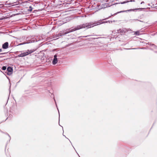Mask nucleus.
I'll list each match as a JSON object with an SVG mask.
<instances>
[{
    "mask_svg": "<svg viewBox=\"0 0 157 157\" xmlns=\"http://www.w3.org/2000/svg\"><path fill=\"white\" fill-rule=\"evenodd\" d=\"M104 22H102L101 21H99L97 22H95L94 23H87L85 24L80 25H78L76 28L71 30L69 32H68L67 33H65V34L68 33L69 32H71L77 30H78L82 28H84L86 27L89 28L90 27H93L94 25H98L99 24H101L104 23Z\"/></svg>",
    "mask_w": 157,
    "mask_h": 157,
    "instance_id": "obj_1",
    "label": "nucleus"
},
{
    "mask_svg": "<svg viewBox=\"0 0 157 157\" xmlns=\"http://www.w3.org/2000/svg\"><path fill=\"white\" fill-rule=\"evenodd\" d=\"M33 52L32 50H28L27 52L21 53V54L19 55L18 56L19 57H23L29 54H31Z\"/></svg>",
    "mask_w": 157,
    "mask_h": 157,
    "instance_id": "obj_2",
    "label": "nucleus"
},
{
    "mask_svg": "<svg viewBox=\"0 0 157 157\" xmlns=\"http://www.w3.org/2000/svg\"><path fill=\"white\" fill-rule=\"evenodd\" d=\"M57 57V55L56 54L54 56V59L52 62V63L53 65L56 64L58 62V59Z\"/></svg>",
    "mask_w": 157,
    "mask_h": 157,
    "instance_id": "obj_3",
    "label": "nucleus"
},
{
    "mask_svg": "<svg viewBox=\"0 0 157 157\" xmlns=\"http://www.w3.org/2000/svg\"><path fill=\"white\" fill-rule=\"evenodd\" d=\"M7 71H8L7 74L8 75H10L13 71V69L11 67H9L7 68Z\"/></svg>",
    "mask_w": 157,
    "mask_h": 157,
    "instance_id": "obj_4",
    "label": "nucleus"
},
{
    "mask_svg": "<svg viewBox=\"0 0 157 157\" xmlns=\"http://www.w3.org/2000/svg\"><path fill=\"white\" fill-rule=\"evenodd\" d=\"M8 42H6L3 44L2 47L4 49H6L8 48Z\"/></svg>",
    "mask_w": 157,
    "mask_h": 157,
    "instance_id": "obj_5",
    "label": "nucleus"
},
{
    "mask_svg": "<svg viewBox=\"0 0 157 157\" xmlns=\"http://www.w3.org/2000/svg\"><path fill=\"white\" fill-rule=\"evenodd\" d=\"M6 69V67L5 66H3L2 67V69L3 70H5Z\"/></svg>",
    "mask_w": 157,
    "mask_h": 157,
    "instance_id": "obj_6",
    "label": "nucleus"
},
{
    "mask_svg": "<svg viewBox=\"0 0 157 157\" xmlns=\"http://www.w3.org/2000/svg\"><path fill=\"white\" fill-rule=\"evenodd\" d=\"M139 32H135V34L136 35H138L139 34Z\"/></svg>",
    "mask_w": 157,
    "mask_h": 157,
    "instance_id": "obj_7",
    "label": "nucleus"
},
{
    "mask_svg": "<svg viewBox=\"0 0 157 157\" xmlns=\"http://www.w3.org/2000/svg\"><path fill=\"white\" fill-rule=\"evenodd\" d=\"M144 3V2H142L141 3V4H142Z\"/></svg>",
    "mask_w": 157,
    "mask_h": 157,
    "instance_id": "obj_8",
    "label": "nucleus"
},
{
    "mask_svg": "<svg viewBox=\"0 0 157 157\" xmlns=\"http://www.w3.org/2000/svg\"><path fill=\"white\" fill-rule=\"evenodd\" d=\"M2 51V49H0V52L1 51Z\"/></svg>",
    "mask_w": 157,
    "mask_h": 157,
    "instance_id": "obj_9",
    "label": "nucleus"
}]
</instances>
